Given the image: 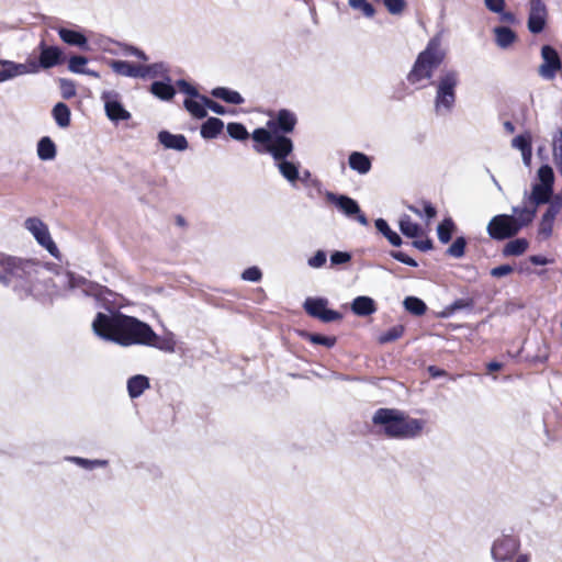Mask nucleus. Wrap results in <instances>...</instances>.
Here are the masks:
<instances>
[{"label": "nucleus", "instance_id": "f257e3e1", "mask_svg": "<svg viewBox=\"0 0 562 562\" xmlns=\"http://www.w3.org/2000/svg\"><path fill=\"white\" fill-rule=\"evenodd\" d=\"M446 50L442 48L441 33L431 37L425 49L422 50L407 74L411 85L424 88L425 81L435 87L434 110L437 115L450 114L457 102V88L460 83V72L457 69H442L436 80H432L435 71L443 63Z\"/></svg>", "mask_w": 562, "mask_h": 562}, {"label": "nucleus", "instance_id": "f03ea898", "mask_svg": "<svg viewBox=\"0 0 562 562\" xmlns=\"http://www.w3.org/2000/svg\"><path fill=\"white\" fill-rule=\"evenodd\" d=\"M92 329L98 337L125 347L144 345L165 352H173L176 347L172 337H159L147 323L120 312L98 313Z\"/></svg>", "mask_w": 562, "mask_h": 562}, {"label": "nucleus", "instance_id": "7ed1b4c3", "mask_svg": "<svg viewBox=\"0 0 562 562\" xmlns=\"http://www.w3.org/2000/svg\"><path fill=\"white\" fill-rule=\"evenodd\" d=\"M42 272L44 268L38 262L0 254V283L20 296L35 293Z\"/></svg>", "mask_w": 562, "mask_h": 562}, {"label": "nucleus", "instance_id": "20e7f679", "mask_svg": "<svg viewBox=\"0 0 562 562\" xmlns=\"http://www.w3.org/2000/svg\"><path fill=\"white\" fill-rule=\"evenodd\" d=\"M371 420L379 434L397 440L419 437L426 425L424 419L413 418L404 411L385 407L376 409Z\"/></svg>", "mask_w": 562, "mask_h": 562}, {"label": "nucleus", "instance_id": "39448f33", "mask_svg": "<svg viewBox=\"0 0 562 562\" xmlns=\"http://www.w3.org/2000/svg\"><path fill=\"white\" fill-rule=\"evenodd\" d=\"M539 183L532 186L531 193L527 196L528 201L536 206L550 201L553 193L554 173L549 165H542L537 172Z\"/></svg>", "mask_w": 562, "mask_h": 562}, {"label": "nucleus", "instance_id": "423d86ee", "mask_svg": "<svg viewBox=\"0 0 562 562\" xmlns=\"http://www.w3.org/2000/svg\"><path fill=\"white\" fill-rule=\"evenodd\" d=\"M520 549L518 536L502 533L497 537L491 548V555L494 562H512Z\"/></svg>", "mask_w": 562, "mask_h": 562}, {"label": "nucleus", "instance_id": "0eeeda50", "mask_svg": "<svg viewBox=\"0 0 562 562\" xmlns=\"http://www.w3.org/2000/svg\"><path fill=\"white\" fill-rule=\"evenodd\" d=\"M325 199L328 203L335 205L346 217L357 220V222L362 226L368 225L367 216L361 212L358 202L352 198L326 191Z\"/></svg>", "mask_w": 562, "mask_h": 562}, {"label": "nucleus", "instance_id": "6e6552de", "mask_svg": "<svg viewBox=\"0 0 562 562\" xmlns=\"http://www.w3.org/2000/svg\"><path fill=\"white\" fill-rule=\"evenodd\" d=\"M527 29L531 34H540L549 21V9L546 0H527Z\"/></svg>", "mask_w": 562, "mask_h": 562}, {"label": "nucleus", "instance_id": "1a4fd4ad", "mask_svg": "<svg viewBox=\"0 0 562 562\" xmlns=\"http://www.w3.org/2000/svg\"><path fill=\"white\" fill-rule=\"evenodd\" d=\"M486 231L492 239L504 240L518 234L519 226L516 225L514 215L498 214L491 218Z\"/></svg>", "mask_w": 562, "mask_h": 562}, {"label": "nucleus", "instance_id": "9d476101", "mask_svg": "<svg viewBox=\"0 0 562 562\" xmlns=\"http://www.w3.org/2000/svg\"><path fill=\"white\" fill-rule=\"evenodd\" d=\"M24 226L42 247L53 257L58 258V248L50 237L47 225L42 220L38 217H29L25 220Z\"/></svg>", "mask_w": 562, "mask_h": 562}, {"label": "nucleus", "instance_id": "9b49d317", "mask_svg": "<svg viewBox=\"0 0 562 562\" xmlns=\"http://www.w3.org/2000/svg\"><path fill=\"white\" fill-rule=\"evenodd\" d=\"M259 154H269L274 162L288 158L294 150V144L290 137L274 133L266 148L254 146Z\"/></svg>", "mask_w": 562, "mask_h": 562}, {"label": "nucleus", "instance_id": "f8f14e48", "mask_svg": "<svg viewBox=\"0 0 562 562\" xmlns=\"http://www.w3.org/2000/svg\"><path fill=\"white\" fill-rule=\"evenodd\" d=\"M328 300L325 297H307L303 304L305 312L314 317L321 319L323 323L337 322L342 318V314L327 308Z\"/></svg>", "mask_w": 562, "mask_h": 562}, {"label": "nucleus", "instance_id": "ddd939ff", "mask_svg": "<svg viewBox=\"0 0 562 562\" xmlns=\"http://www.w3.org/2000/svg\"><path fill=\"white\" fill-rule=\"evenodd\" d=\"M101 100L104 103V111L110 121L117 123L131 119V113L123 106L119 92L114 90L103 91Z\"/></svg>", "mask_w": 562, "mask_h": 562}, {"label": "nucleus", "instance_id": "4468645a", "mask_svg": "<svg viewBox=\"0 0 562 562\" xmlns=\"http://www.w3.org/2000/svg\"><path fill=\"white\" fill-rule=\"evenodd\" d=\"M542 64L539 66L538 74L544 80H553L557 72L562 68V61L558 52L550 45H543L541 48Z\"/></svg>", "mask_w": 562, "mask_h": 562}, {"label": "nucleus", "instance_id": "2eb2a0df", "mask_svg": "<svg viewBox=\"0 0 562 562\" xmlns=\"http://www.w3.org/2000/svg\"><path fill=\"white\" fill-rule=\"evenodd\" d=\"M296 125V116L293 112L282 109L280 110L276 117L270 119L267 122V127L272 130L274 133H280L282 135H286L291 133Z\"/></svg>", "mask_w": 562, "mask_h": 562}, {"label": "nucleus", "instance_id": "dca6fc26", "mask_svg": "<svg viewBox=\"0 0 562 562\" xmlns=\"http://www.w3.org/2000/svg\"><path fill=\"white\" fill-rule=\"evenodd\" d=\"M40 66L44 69L52 68L63 63L64 55L57 46H46L44 42L40 45Z\"/></svg>", "mask_w": 562, "mask_h": 562}, {"label": "nucleus", "instance_id": "f3484780", "mask_svg": "<svg viewBox=\"0 0 562 562\" xmlns=\"http://www.w3.org/2000/svg\"><path fill=\"white\" fill-rule=\"evenodd\" d=\"M0 83L13 79L18 76H22L29 74L31 71H36L34 67L33 70L29 68L25 64H18L11 60L0 59Z\"/></svg>", "mask_w": 562, "mask_h": 562}, {"label": "nucleus", "instance_id": "a211bd4d", "mask_svg": "<svg viewBox=\"0 0 562 562\" xmlns=\"http://www.w3.org/2000/svg\"><path fill=\"white\" fill-rule=\"evenodd\" d=\"M158 142L166 149H173L178 151H183L188 148L189 144L184 135L182 134H172L169 131H160L158 133Z\"/></svg>", "mask_w": 562, "mask_h": 562}, {"label": "nucleus", "instance_id": "6ab92c4d", "mask_svg": "<svg viewBox=\"0 0 562 562\" xmlns=\"http://www.w3.org/2000/svg\"><path fill=\"white\" fill-rule=\"evenodd\" d=\"M350 308L355 315L366 317L376 312V303L370 296L360 295L353 299Z\"/></svg>", "mask_w": 562, "mask_h": 562}, {"label": "nucleus", "instance_id": "aec40b11", "mask_svg": "<svg viewBox=\"0 0 562 562\" xmlns=\"http://www.w3.org/2000/svg\"><path fill=\"white\" fill-rule=\"evenodd\" d=\"M280 175L292 186L295 187L300 179L299 164L288 160V158L274 162Z\"/></svg>", "mask_w": 562, "mask_h": 562}, {"label": "nucleus", "instance_id": "412c9836", "mask_svg": "<svg viewBox=\"0 0 562 562\" xmlns=\"http://www.w3.org/2000/svg\"><path fill=\"white\" fill-rule=\"evenodd\" d=\"M149 387V379L143 374L131 376L126 383L127 393L132 400L139 397Z\"/></svg>", "mask_w": 562, "mask_h": 562}, {"label": "nucleus", "instance_id": "4be33fe9", "mask_svg": "<svg viewBox=\"0 0 562 562\" xmlns=\"http://www.w3.org/2000/svg\"><path fill=\"white\" fill-rule=\"evenodd\" d=\"M58 35L68 45L77 46L85 50L89 48L87 37L78 31L59 27Z\"/></svg>", "mask_w": 562, "mask_h": 562}, {"label": "nucleus", "instance_id": "5701e85b", "mask_svg": "<svg viewBox=\"0 0 562 562\" xmlns=\"http://www.w3.org/2000/svg\"><path fill=\"white\" fill-rule=\"evenodd\" d=\"M170 81L171 79L166 75V81H154L150 85L149 91L159 100L170 101L176 94V90Z\"/></svg>", "mask_w": 562, "mask_h": 562}, {"label": "nucleus", "instance_id": "b1692460", "mask_svg": "<svg viewBox=\"0 0 562 562\" xmlns=\"http://www.w3.org/2000/svg\"><path fill=\"white\" fill-rule=\"evenodd\" d=\"M348 162L349 167L352 170L359 172L360 175L368 173L372 166L370 158L366 154L360 151H352L349 155Z\"/></svg>", "mask_w": 562, "mask_h": 562}, {"label": "nucleus", "instance_id": "393cba45", "mask_svg": "<svg viewBox=\"0 0 562 562\" xmlns=\"http://www.w3.org/2000/svg\"><path fill=\"white\" fill-rule=\"evenodd\" d=\"M110 67L117 75L139 78V65H134L126 60H112Z\"/></svg>", "mask_w": 562, "mask_h": 562}, {"label": "nucleus", "instance_id": "a878e982", "mask_svg": "<svg viewBox=\"0 0 562 562\" xmlns=\"http://www.w3.org/2000/svg\"><path fill=\"white\" fill-rule=\"evenodd\" d=\"M224 128V123L221 119L209 117L201 126V136L205 139L217 137Z\"/></svg>", "mask_w": 562, "mask_h": 562}, {"label": "nucleus", "instance_id": "bb28decb", "mask_svg": "<svg viewBox=\"0 0 562 562\" xmlns=\"http://www.w3.org/2000/svg\"><path fill=\"white\" fill-rule=\"evenodd\" d=\"M57 149L55 143L48 136L42 137L37 143V156L41 160L49 161L55 159Z\"/></svg>", "mask_w": 562, "mask_h": 562}, {"label": "nucleus", "instance_id": "cd10ccee", "mask_svg": "<svg viewBox=\"0 0 562 562\" xmlns=\"http://www.w3.org/2000/svg\"><path fill=\"white\" fill-rule=\"evenodd\" d=\"M212 97L221 99L227 103L239 105L244 103V98L237 91L231 90L225 87H216L211 91Z\"/></svg>", "mask_w": 562, "mask_h": 562}, {"label": "nucleus", "instance_id": "c85d7f7f", "mask_svg": "<svg viewBox=\"0 0 562 562\" xmlns=\"http://www.w3.org/2000/svg\"><path fill=\"white\" fill-rule=\"evenodd\" d=\"M513 212H514L513 215L515 216L516 225L519 226V231H520L522 227L529 225L533 221L537 210H536V206L529 207V206L524 205L521 207L520 206L514 207Z\"/></svg>", "mask_w": 562, "mask_h": 562}, {"label": "nucleus", "instance_id": "c756f323", "mask_svg": "<svg viewBox=\"0 0 562 562\" xmlns=\"http://www.w3.org/2000/svg\"><path fill=\"white\" fill-rule=\"evenodd\" d=\"M495 42L498 47L507 48L517 38L516 33L508 26H497L494 29Z\"/></svg>", "mask_w": 562, "mask_h": 562}, {"label": "nucleus", "instance_id": "7c9ffc66", "mask_svg": "<svg viewBox=\"0 0 562 562\" xmlns=\"http://www.w3.org/2000/svg\"><path fill=\"white\" fill-rule=\"evenodd\" d=\"M52 115L60 128H66L70 125V109L67 104L63 102L55 104Z\"/></svg>", "mask_w": 562, "mask_h": 562}, {"label": "nucleus", "instance_id": "2f4dec72", "mask_svg": "<svg viewBox=\"0 0 562 562\" xmlns=\"http://www.w3.org/2000/svg\"><path fill=\"white\" fill-rule=\"evenodd\" d=\"M398 226L401 233L408 238H415L422 234L420 225L413 222L409 215H402L398 222Z\"/></svg>", "mask_w": 562, "mask_h": 562}, {"label": "nucleus", "instance_id": "473e14b6", "mask_svg": "<svg viewBox=\"0 0 562 562\" xmlns=\"http://www.w3.org/2000/svg\"><path fill=\"white\" fill-rule=\"evenodd\" d=\"M375 228L395 247H400L403 243L401 236L392 231L387 222L383 218H378L374 222Z\"/></svg>", "mask_w": 562, "mask_h": 562}, {"label": "nucleus", "instance_id": "72a5a7b5", "mask_svg": "<svg viewBox=\"0 0 562 562\" xmlns=\"http://www.w3.org/2000/svg\"><path fill=\"white\" fill-rule=\"evenodd\" d=\"M168 68L164 63H155L151 65H139V78H156L159 76H166Z\"/></svg>", "mask_w": 562, "mask_h": 562}, {"label": "nucleus", "instance_id": "f704fd0d", "mask_svg": "<svg viewBox=\"0 0 562 562\" xmlns=\"http://www.w3.org/2000/svg\"><path fill=\"white\" fill-rule=\"evenodd\" d=\"M456 229V224L451 217H446L437 227L438 239L441 244H448L451 240Z\"/></svg>", "mask_w": 562, "mask_h": 562}, {"label": "nucleus", "instance_id": "c9c22d12", "mask_svg": "<svg viewBox=\"0 0 562 562\" xmlns=\"http://www.w3.org/2000/svg\"><path fill=\"white\" fill-rule=\"evenodd\" d=\"M183 105L186 110L195 119H204L207 115L206 105L201 100H193L188 98L184 100Z\"/></svg>", "mask_w": 562, "mask_h": 562}, {"label": "nucleus", "instance_id": "e433bc0d", "mask_svg": "<svg viewBox=\"0 0 562 562\" xmlns=\"http://www.w3.org/2000/svg\"><path fill=\"white\" fill-rule=\"evenodd\" d=\"M528 248V241L525 238H517L508 241L503 248L504 256H520Z\"/></svg>", "mask_w": 562, "mask_h": 562}, {"label": "nucleus", "instance_id": "4c0bfd02", "mask_svg": "<svg viewBox=\"0 0 562 562\" xmlns=\"http://www.w3.org/2000/svg\"><path fill=\"white\" fill-rule=\"evenodd\" d=\"M403 305L407 312L415 316L424 315L427 310L425 302L416 296L405 297Z\"/></svg>", "mask_w": 562, "mask_h": 562}, {"label": "nucleus", "instance_id": "58836bf2", "mask_svg": "<svg viewBox=\"0 0 562 562\" xmlns=\"http://www.w3.org/2000/svg\"><path fill=\"white\" fill-rule=\"evenodd\" d=\"M302 337L312 344L322 345L327 348H333L337 341L335 336H324L321 334H313L307 331L302 333Z\"/></svg>", "mask_w": 562, "mask_h": 562}, {"label": "nucleus", "instance_id": "ea45409f", "mask_svg": "<svg viewBox=\"0 0 562 562\" xmlns=\"http://www.w3.org/2000/svg\"><path fill=\"white\" fill-rule=\"evenodd\" d=\"M66 460L77 464L85 470H93L95 468H102L108 464L106 460H90L81 457H67Z\"/></svg>", "mask_w": 562, "mask_h": 562}, {"label": "nucleus", "instance_id": "a19ab883", "mask_svg": "<svg viewBox=\"0 0 562 562\" xmlns=\"http://www.w3.org/2000/svg\"><path fill=\"white\" fill-rule=\"evenodd\" d=\"M273 134H274V132H272V130H270L268 127L267 128L259 127L252 132L251 137L257 143L256 146L266 148L268 146L269 142L271 140Z\"/></svg>", "mask_w": 562, "mask_h": 562}, {"label": "nucleus", "instance_id": "79ce46f5", "mask_svg": "<svg viewBox=\"0 0 562 562\" xmlns=\"http://www.w3.org/2000/svg\"><path fill=\"white\" fill-rule=\"evenodd\" d=\"M228 135L236 140H246L249 137V133L246 127L238 122H232L227 124Z\"/></svg>", "mask_w": 562, "mask_h": 562}, {"label": "nucleus", "instance_id": "37998d69", "mask_svg": "<svg viewBox=\"0 0 562 562\" xmlns=\"http://www.w3.org/2000/svg\"><path fill=\"white\" fill-rule=\"evenodd\" d=\"M467 239L463 236L457 237L447 249V255L453 258H462L465 252Z\"/></svg>", "mask_w": 562, "mask_h": 562}, {"label": "nucleus", "instance_id": "c03bdc74", "mask_svg": "<svg viewBox=\"0 0 562 562\" xmlns=\"http://www.w3.org/2000/svg\"><path fill=\"white\" fill-rule=\"evenodd\" d=\"M88 64V58L80 55H75L69 58L68 69L74 74H82L86 71L85 66Z\"/></svg>", "mask_w": 562, "mask_h": 562}, {"label": "nucleus", "instance_id": "a18cd8bd", "mask_svg": "<svg viewBox=\"0 0 562 562\" xmlns=\"http://www.w3.org/2000/svg\"><path fill=\"white\" fill-rule=\"evenodd\" d=\"M348 3L352 9L360 10L367 18H372L375 13L373 5L367 0H349Z\"/></svg>", "mask_w": 562, "mask_h": 562}, {"label": "nucleus", "instance_id": "49530a36", "mask_svg": "<svg viewBox=\"0 0 562 562\" xmlns=\"http://www.w3.org/2000/svg\"><path fill=\"white\" fill-rule=\"evenodd\" d=\"M404 333V327L402 325L393 326L392 328L387 329L385 333H383L379 340L381 344H386L394 341L398 339Z\"/></svg>", "mask_w": 562, "mask_h": 562}, {"label": "nucleus", "instance_id": "de8ad7c7", "mask_svg": "<svg viewBox=\"0 0 562 562\" xmlns=\"http://www.w3.org/2000/svg\"><path fill=\"white\" fill-rule=\"evenodd\" d=\"M512 147L515 149L520 150V153L526 151L527 149L531 148V136L530 134H520L513 138L512 140Z\"/></svg>", "mask_w": 562, "mask_h": 562}, {"label": "nucleus", "instance_id": "09e8293b", "mask_svg": "<svg viewBox=\"0 0 562 562\" xmlns=\"http://www.w3.org/2000/svg\"><path fill=\"white\" fill-rule=\"evenodd\" d=\"M177 87L179 88V90L181 92L188 94L191 99L195 98V99L201 100V97H203L202 94L199 93V91L196 90L195 87H193L191 83H189L184 79L178 80L177 81Z\"/></svg>", "mask_w": 562, "mask_h": 562}, {"label": "nucleus", "instance_id": "8fccbe9b", "mask_svg": "<svg viewBox=\"0 0 562 562\" xmlns=\"http://www.w3.org/2000/svg\"><path fill=\"white\" fill-rule=\"evenodd\" d=\"M261 278L262 272L256 266L245 269L244 272L241 273V279L249 282H259Z\"/></svg>", "mask_w": 562, "mask_h": 562}, {"label": "nucleus", "instance_id": "3c124183", "mask_svg": "<svg viewBox=\"0 0 562 562\" xmlns=\"http://www.w3.org/2000/svg\"><path fill=\"white\" fill-rule=\"evenodd\" d=\"M383 3L393 15L401 14L405 8V0H383Z\"/></svg>", "mask_w": 562, "mask_h": 562}, {"label": "nucleus", "instance_id": "603ef678", "mask_svg": "<svg viewBox=\"0 0 562 562\" xmlns=\"http://www.w3.org/2000/svg\"><path fill=\"white\" fill-rule=\"evenodd\" d=\"M472 306H473L472 300L459 299V300H456L452 304H450L447 307V313L452 314L456 311L471 308Z\"/></svg>", "mask_w": 562, "mask_h": 562}, {"label": "nucleus", "instance_id": "864d4df0", "mask_svg": "<svg viewBox=\"0 0 562 562\" xmlns=\"http://www.w3.org/2000/svg\"><path fill=\"white\" fill-rule=\"evenodd\" d=\"M391 257L394 258L395 260L404 263V265H407L409 267H417L418 263L415 259H413L412 257L407 256L405 252L403 251H400V250H392L390 252Z\"/></svg>", "mask_w": 562, "mask_h": 562}, {"label": "nucleus", "instance_id": "5fc2aeb1", "mask_svg": "<svg viewBox=\"0 0 562 562\" xmlns=\"http://www.w3.org/2000/svg\"><path fill=\"white\" fill-rule=\"evenodd\" d=\"M326 252L324 250H317L315 255L308 259L307 263L312 268H321L326 263Z\"/></svg>", "mask_w": 562, "mask_h": 562}, {"label": "nucleus", "instance_id": "6e6d98bb", "mask_svg": "<svg viewBox=\"0 0 562 562\" xmlns=\"http://www.w3.org/2000/svg\"><path fill=\"white\" fill-rule=\"evenodd\" d=\"M201 101L204 102V104L206 105L207 109H210L212 112H214L218 115H224L227 112L226 109L222 104L211 100L210 98H207L205 95L201 97Z\"/></svg>", "mask_w": 562, "mask_h": 562}, {"label": "nucleus", "instance_id": "4d7b16f0", "mask_svg": "<svg viewBox=\"0 0 562 562\" xmlns=\"http://www.w3.org/2000/svg\"><path fill=\"white\" fill-rule=\"evenodd\" d=\"M561 207H562V200H560V201H552L550 203V205L548 206L546 213L542 215V217H544L547 220H551V221L554 222L555 216L560 212Z\"/></svg>", "mask_w": 562, "mask_h": 562}, {"label": "nucleus", "instance_id": "13d9d810", "mask_svg": "<svg viewBox=\"0 0 562 562\" xmlns=\"http://www.w3.org/2000/svg\"><path fill=\"white\" fill-rule=\"evenodd\" d=\"M351 260V255L347 251H334L330 255V262L333 266L347 263Z\"/></svg>", "mask_w": 562, "mask_h": 562}, {"label": "nucleus", "instance_id": "bf43d9fd", "mask_svg": "<svg viewBox=\"0 0 562 562\" xmlns=\"http://www.w3.org/2000/svg\"><path fill=\"white\" fill-rule=\"evenodd\" d=\"M553 223V221L542 217L539 224V235L543 238L550 237L552 234Z\"/></svg>", "mask_w": 562, "mask_h": 562}, {"label": "nucleus", "instance_id": "052dcab7", "mask_svg": "<svg viewBox=\"0 0 562 562\" xmlns=\"http://www.w3.org/2000/svg\"><path fill=\"white\" fill-rule=\"evenodd\" d=\"M60 87L63 90V97L69 99L76 94L75 85L66 79L60 80Z\"/></svg>", "mask_w": 562, "mask_h": 562}, {"label": "nucleus", "instance_id": "680f3d73", "mask_svg": "<svg viewBox=\"0 0 562 562\" xmlns=\"http://www.w3.org/2000/svg\"><path fill=\"white\" fill-rule=\"evenodd\" d=\"M514 271V268L509 265H502L498 267H495L491 270V276L494 278H502L505 276L510 274Z\"/></svg>", "mask_w": 562, "mask_h": 562}, {"label": "nucleus", "instance_id": "e2e57ef3", "mask_svg": "<svg viewBox=\"0 0 562 562\" xmlns=\"http://www.w3.org/2000/svg\"><path fill=\"white\" fill-rule=\"evenodd\" d=\"M484 4L488 11L496 13L505 9V0H484Z\"/></svg>", "mask_w": 562, "mask_h": 562}, {"label": "nucleus", "instance_id": "0e129e2a", "mask_svg": "<svg viewBox=\"0 0 562 562\" xmlns=\"http://www.w3.org/2000/svg\"><path fill=\"white\" fill-rule=\"evenodd\" d=\"M413 246L422 251H429L432 249V240L427 238L424 240H414Z\"/></svg>", "mask_w": 562, "mask_h": 562}, {"label": "nucleus", "instance_id": "69168bd1", "mask_svg": "<svg viewBox=\"0 0 562 562\" xmlns=\"http://www.w3.org/2000/svg\"><path fill=\"white\" fill-rule=\"evenodd\" d=\"M69 288L76 289L86 284V280L81 277H75L74 274H67Z\"/></svg>", "mask_w": 562, "mask_h": 562}, {"label": "nucleus", "instance_id": "338daca9", "mask_svg": "<svg viewBox=\"0 0 562 562\" xmlns=\"http://www.w3.org/2000/svg\"><path fill=\"white\" fill-rule=\"evenodd\" d=\"M496 13L499 14V20L504 23L514 24L517 21L516 15L510 11H505V9Z\"/></svg>", "mask_w": 562, "mask_h": 562}, {"label": "nucleus", "instance_id": "774afa93", "mask_svg": "<svg viewBox=\"0 0 562 562\" xmlns=\"http://www.w3.org/2000/svg\"><path fill=\"white\" fill-rule=\"evenodd\" d=\"M127 54H130L132 56H135V57H137V58H139L142 60H145V61L148 60L147 55L142 49H139L137 47H134V46H130L127 48Z\"/></svg>", "mask_w": 562, "mask_h": 562}]
</instances>
